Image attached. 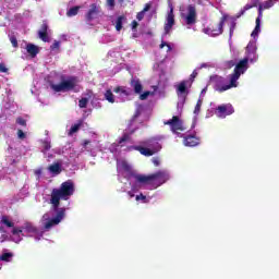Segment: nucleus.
Masks as SVG:
<instances>
[{"mask_svg":"<svg viewBox=\"0 0 279 279\" xmlns=\"http://www.w3.org/2000/svg\"><path fill=\"white\" fill-rule=\"evenodd\" d=\"M73 193H75V183H73V180L64 181L59 189H53L50 194L52 210H58L60 208V199L66 202Z\"/></svg>","mask_w":279,"mask_h":279,"instance_id":"1","label":"nucleus"},{"mask_svg":"<svg viewBox=\"0 0 279 279\" xmlns=\"http://www.w3.org/2000/svg\"><path fill=\"white\" fill-rule=\"evenodd\" d=\"M169 172L167 170H159L153 174H135V180L140 184H149L154 189L162 186L166 182H169Z\"/></svg>","mask_w":279,"mask_h":279,"instance_id":"2","label":"nucleus"},{"mask_svg":"<svg viewBox=\"0 0 279 279\" xmlns=\"http://www.w3.org/2000/svg\"><path fill=\"white\" fill-rule=\"evenodd\" d=\"M230 78V84H226V78L219 75L211 76V83L214 84L215 90L218 93H226V90H230V88H236L239 84L232 83V77Z\"/></svg>","mask_w":279,"mask_h":279,"instance_id":"3","label":"nucleus"},{"mask_svg":"<svg viewBox=\"0 0 279 279\" xmlns=\"http://www.w3.org/2000/svg\"><path fill=\"white\" fill-rule=\"evenodd\" d=\"M77 86V77L71 76L66 81H62L59 84H51L50 88L54 90V93H69V90H73Z\"/></svg>","mask_w":279,"mask_h":279,"instance_id":"4","label":"nucleus"},{"mask_svg":"<svg viewBox=\"0 0 279 279\" xmlns=\"http://www.w3.org/2000/svg\"><path fill=\"white\" fill-rule=\"evenodd\" d=\"M250 62V59L244 58L242 59L234 68L233 73L229 75L232 80V84H239V78L245 71H247V63Z\"/></svg>","mask_w":279,"mask_h":279,"instance_id":"5","label":"nucleus"},{"mask_svg":"<svg viewBox=\"0 0 279 279\" xmlns=\"http://www.w3.org/2000/svg\"><path fill=\"white\" fill-rule=\"evenodd\" d=\"M163 125H169L173 134L180 135V132H184V122L178 116H173L172 119L165 121Z\"/></svg>","mask_w":279,"mask_h":279,"instance_id":"6","label":"nucleus"},{"mask_svg":"<svg viewBox=\"0 0 279 279\" xmlns=\"http://www.w3.org/2000/svg\"><path fill=\"white\" fill-rule=\"evenodd\" d=\"M54 213H57L56 217L49 219L45 223L44 228L46 230H51V228H53V226H58L62 221V219H64V215L66 213V209L64 207H62V208L58 207V209L54 210Z\"/></svg>","mask_w":279,"mask_h":279,"instance_id":"7","label":"nucleus"},{"mask_svg":"<svg viewBox=\"0 0 279 279\" xmlns=\"http://www.w3.org/2000/svg\"><path fill=\"white\" fill-rule=\"evenodd\" d=\"M23 230H24V232H27V234L38 233V228L34 227L32 225V222H25L24 226H22V227L13 228L11 232H12L13 236H19L21 234H22V236H25V234L23 233Z\"/></svg>","mask_w":279,"mask_h":279,"instance_id":"8","label":"nucleus"},{"mask_svg":"<svg viewBox=\"0 0 279 279\" xmlns=\"http://www.w3.org/2000/svg\"><path fill=\"white\" fill-rule=\"evenodd\" d=\"M223 25H226V17H221L219 23L210 24L206 28V34L209 36H221L223 34Z\"/></svg>","mask_w":279,"mask_h":279,"instance_id":"9","label":"nucleus"},{"mask_svg":"<svg viewBox=\"0 0 279 279\" xmlns=\"http://www.w3.org/2000/svg\"><path fill=\"white\" fill-rule=\"evenodd\" d=\"M216 112L218 117L221 119H226V117H230V114H234V107L230 104L220 105L217 107Z\"/></svg>","mask_w":279,"mask_h":279,"instance_id":"10","label":"nucleus"},{"mask_svg":"<svg viewBox=\"0 0 279 279\" xmlns=\"http://www.w3.org/2000/svg\"><path fill=\"white\" fill-rule=\"evenodd\" d=\"M173 25H175V15L173 14V9H171L168 12L167 19H166V24L163 27L165 35L171 33V29H173Z\"/></svg>","mask_w":279,"mask_h":279,"instance_id":"11","label":"nucleus"},{"mask_svg":"<svg viewBox=\"0 0 279 279\" xmlns=\"http://www.w3.org/2000/svg\"><path fill=\"white\" fill-rule=\"evenodd\" d=\"M197 23V10L193 5L187 7V15L185 16L186 25H195Z\"/></svg>","mask_w":279,"mask_h":279,"instance_id":"12","label":"nucleus"},{"mask_svg":"<svg viewBox=\"0 0 279 279\" xmlns=\"http://www.w3.org/2000/svg\"><path fill=\"white\" fill-rule=\"evenodd\" d=\"M199 142V137H197L195 134H187L183 136V145H185V147H197Z\"/></svg>","mask_w":279,"mask_h":279,"instance_id":"13","label":"nucleus"},{"mask_svg":"<svg viewBox=\"0 0 279 279\" xmlns=\"http://www.w3.org/2000/svg\"><path fill=\"white\" fill-rule=\"evenodd\" d=\"M145 147L150 148L155 154H158L162 149V145L158 142L157 137L149 138L143 143Z\"/></svg>","mask_w":279,"mask_h":279,"instance_id":"14","label":"nucleus"},{"mask_svg":"<svg viewBox=\"0 0 279 279\" xmlns=\"http://www.w3.org/2000/svg\"><path fill=\"white\" fill-rule=\"evenodd\" d=\"M99 7L95 3L90 4V9L85 15V19L87 23H90L92 21H95L99 16Z\"/></svg>","mask_w":279,"mask_h":279,"instance_id":"15","label":"nucleus"},{"mask_svg":"<svg viewBox=\"0 0 279 279\" xmlns=\"http://www.w3.org/2000/svg\"><path fill=\"white\" fill-rule=\"evenodd\" d=\"M49 29V25L44 22L38 31V36L43 43H49V34L47 33Z\"/></svg>","mask_w":279,"mask_h":279,"instance_id":"16","label":"nucleus"},{"mask_svg":"<svg viewBox=\"0 0 279 279\" xmlns=\"http://www.w3.org/2000/svg\"><path fill=\"white\" fill-rule=\"evenodd\" d=\"M260 19H263V7L259 5L258 7V16L256 19V25L254 31L252 32L251 36H253V38H255V36H258V33L260 32Z\"/></svg>","mask_w":279,"mask_h":279,"instance_id":"17","label":"nucleus"},{"mask_svg":"<svg viewBox=\"0 0 279 279\" xmlns=\"http://www.w3.org/2000/svg\"><path fill=\"white\" fill-rule=\"evenodd\" d=\"M130 85L133 88L135 95H141V93H143V83H141V80L132 78Z\"/></svg>","mask_w":279,"mask_h":279,"instance_id":"18","label":"nucleus"},{"mask_svg":"<svg viewBox=\"0 0 279 279\" xmlns=\"http://www.w3.org/2000/svg\"><path fill=\"white\" fill-rule=\"evenodd\" d=\"M26 51L31 56V58H36V56L40 53V48H38V46L34 44H27Z\"/></svg>","mask_w":279,"mask_h":279,"instance_id":"19","label":"nucleus"},{"mask_svg":"<svg viewBox=\"0 0 279 279\" xmlns=\"http://www.w3.org/2000/svg\"><path fill=\"white\" fill-rule=\"evenodd\" d=\"M186 84H189V81H182L177 86V95L180 97L182 95H189V89L186 88Z\"/></svg>","mask_w":279,"mask_h":279,"instance_id":"20","label":"nucleus"},{"mask_svg":"<svg viewBox=\"0 0 279 279\" xmlns=\"http://www.w3.org/2000/svg\"><path fill=\"white\" fill-rule=\"evenodd\" d=\"M134 149H136V151H140V154H142V156H154V154H156L149 147L134 146Z\"/></svg>","mask_w":279,"mask_h":279,"instance_id":"21","label":"nucleus"},{"mask_svg":"<svg viewBox=\"0 0 279 279\" xmlns=\"http://www.w3.org/2000/svg\"><path fill=\"white\" fill-rule=\"evenodd\" d=\"M50 173H54L56 175H59V173H62V166L60 163H53L49 166Z\"/></svg>","mask_w":279,"mask_h":279,"instance_id":"22","label":"nucleus"},{"mask_svg":"<svg viewBox=\"0 0 279 279\" xmlns=\"http://www.w3.org/2000/svg\"><path fill=\"white\" fill-rule=\"evenodd\" d=\"M123 21H125V16H123V15L118 16V19L116 21L117 32H121V29H123Z\"/></svg>","mask_w":279,"mask_h":279,"instance_id":"23","label":"nucleus"},{"mask_svg":"<svg viewBox=\"0 0 279 279\" xmlns=\"http://www.w3.org/2000/svg\"><path fill=\"white\" fill-rule=\"evenodd\" d=\"M1 223H2V226H5L7 228H14V223L12 222V220H10V217H8V216L1 217Z\"/></svg>","mask_w":279,"mask_h":279,"instance_id":"24","label":"nucleus"},{"mask_svg":"<svg viewBox=\"0 0 279 279\" xmlns=\"http://www.w3.org/2000/svg\"><path fill=\"white\" fill-rule=\"evenodd\" d=\"M12 258H14L13 253H2V255L0 256V260H2L3 263H10Z\"/></svg>","mask_w":279,"mask_h":279,"instance_id":"25","label":"nucleus"},{"mask_svg":"<svg viewBox=\"0 0 279 279\" xmlns=\"http://www.w3.org/2000/svg\"><path fill=\"white\" fill-rule=\"evenodd\" d=\"M105 99L109 101V104H114V94H112L111 89H107L105 93Z\"/></svg>","mask_w":279,"mask_h":279,"instance_id":"26","label":"nucleus"},{"mask_svg":"<svg viewBox=\"0 0 279 279\" xmlns=\"http://www.w3.org/2000/svg\"><path fill=\"white\" fill-rule=\"evenodd\" d=\"M80 12V7H72L70 8V10L66 12V16L71 17V16H77Z\"/></svg>","mask_w":279,"mask_h":279,"instance_id":"27","label":"nucleus"},{"mask_svg":"<svg viewBox=\"0 0 279 279\" xmlns=\"http://www.w3.org/2000/svg\"><path fill=\"white\" fill-rule=\"evenodd\" d=\"M80 128H82V124H80V123L72 125L69 131V136H73V134H75V132L80 131Z\"/></svg>","mask_w":279,"mask_h":279,"instance_id":"28","label":"nucleus"},{"mask_svg":"<svg viewBox=\"0 0 279 279\" xmlns=\"http://www.w3.org/2000/svg\"><path fill=\"white\" fill-rule=\"evenodd\" d=\"M260 7H262V16H263V11L269 10V8H274V2L268 0V1L264 2L263 4H260Z\"/></svg>","mask_w":279,"mask_h":279,"instance_id":"29","label":"nucleus"},{"mask_svg":"<svg viewBox=\"0 0 279 279\" xmlns=\"http://www.w3.org/2000/svg\"><path fill=\"white\" fill-rule=\"evenodd\" d=\"M202 104H204L202 99H198L194 108V114H199V112L202 111Z\"/></svg>","mask_w":279,"mask_h":279,"instance_id":"30","label":"nucleus"},{"mask_svg":"<svg viewBox=\"0 0 279 279\" xmlns=\"http://www.w3.org/2000/svg\"><path fill=\"white\" fill-rule=\"evenodd\" d=\"M136 202H143V204H149V199H147V196L140 194L135 197Z\"/></svg>","mask_w":279,"mask_h":279,"instance_id":"31","label":"nucleus"},{"mask_svg":"<svg viewBox=\"0 0 279 279\" xmlns=\"http://www.w3.org/2000/svg\"><path fill=\"white\" fill-rule=\"evenodd\" d=\"M88 106V98H81L78 100V108H86Z\"/></svg>","mask_w":279,"mask_h":279,"instance_id":"32","label":"nucleus"},{"mask_svg":"<svg viewBox=\"0 0 279 279\" xmlns=\"http://www.w3.org/2000/svg\"><path fill=\"white\" fill-rule=\"evenodd\" d=\"M17 125H22V128H27V121L21 117L16 119Z\"/></svg>","mask_w":279,"mask_h":279,"instance_id":"33","label":"nucleus"},{"mask_svg":"<svg viewBox=\"0 0 279 279\" xmlns=\"http://www.w3.org/2000/svg\"><path fill=\"white\" fill-rule=\"evenodd\" d=\"M130 134L124 133L122 137L119 140V145H122V143H126V141H130Z\"/></svg>","mask_w":279,"mask_h":279,"instance_id":"34","label":"nucleus"},{"mask_svg":"<svg viewBox=\"0 0 279 279\" xmlns=\"http://www.w3.org/2000/svg\"><path fill=\"white\" fill-rule=\"evenodd\" d=\"M10 41L12 47H14L15 49L19 47V40L16 39V36H11Z\"/></svg>","mask_w":279,"mask_h":279,"instance_id":"35","label":"nucleus"},{"mask_svg":"<svg viewBox=\"0 0 279 279\" xmlns=\"http://www.w3.org/2000/svg\"><path fill=\"white\" fill-rule=\"evenodd\" d=\"M43 147L45 151H49V149H51V142L49 141H44L43 142Z\"/></svg>","mask_w":279,"mask_h":279,"instance_id":"36","label":"nucleus"},{"mask_svg":"<svg viewBox=\"0 0 279 279\" xmlns=\"http://www.w3.org/2000/svg\"><path fill=\"white\" fill-rule=\"evenodd\" d=\"M113 93H122V95H129L128 90H125L123 87L118 86L113 89Z\"/></svg>","mask_w":279,"mask_h":279,"instance_id":"37","label":"nucleus"},{"mask_svg":"<svg viewBox=\"0 0 279 279\" xmlns=\"http://www.w3.org/2000/svg\"><path fill=\"white\" fill-rule=\"evenodd\" d=\"M149 95H151V92H149V90L144 92L143 94H141L140 95L141 101H145V99H147V97H149Z\"/></svg>","mask_w":279,"mask_h":279,"instance_id":"38","label":"nucleus"},{"mask_svg":"<svg viewBox=\"0 0 279 279\" xmlns=\"http://www.w3.org/2000/svg\"><path fill=\"white\" fill-rule=\"evenodd\" d=\"M165 47H168V51H171V45L167 44V41H161L159 49H165Z\"/></svg>","mask_w":279,"mask_h":279,"instance_id":"39","label":"nucleus"},{"mask_svg":"<svg viewBox=\"0 0 279 279\" xmlns=\"http://www.w3.org/2000/svg\"><path fill=\"white\" fill-rule=\"evenodd\" d=\"M17 137L23 141L25 140L26 135H25V132H23V130L19 129L17 130Z\"/></svg>","mask_w":279,"mask_h":279,"instance_id":"40","label":"nucleus"},{"mask_svg":"<svg viewBox=\"0 0 279 279\" xmlns=\"http://www.w3.org/2000/svg\"><path fill=\"white\" fill-rule=\"evenodd\" d=\"M137 21H143L145 19V11H141L136 14Z\"/></svg>","mask_w":279,"mask_h":279,"instance_id":"41","label":"nucleus"},{"mask_svg":"<svg viewBox=\"0 0 279 279\" xmlns=\"http://www.w3.org/2000/svg\"><path fill=\"white\" fill-rule=\"evenodd\" d=\"M234 29H236V23L233 22L230 26V38H232V34H234Z\"/></svg>","mask_w":279,"mask_h":279,"instance_id":"42","label":"nucleus"},{"mask_svg":"<svg viewBox=\"0 0 279 279\" xmlns=\"http://www.w3.org/2000/svg\"><path fill=\"white\" fill-rule=\"evenodd\" d=\"M141 117V109H136L135 113L132 117V121H136Z\"/></svg>","mask_w":279,"mask_h":279,"instance_id":"43","label":"nucleus"},{"mask_svg":"<svg viewBox=\"0 0 279 279\" xmlns=\"http://www.w3.org/2000/svg\"><path fill=\"white\" fill-rule=\"evenodd\" d=\"M50 49L53 51L54 49H60V41H54L51 46Z\"/></svg>","mask_w":279,"mask_h":279,"instance_id":"44","label":"nucleus"},{"mask_svg":"<svg viewBox=\"0 0 279 279\" xmlns=\"http://www.w3.org/2000/svg\"><path fill=\"white\" fill-rule=\"evenodd\" d=\"M0 73H8V68L4 63H0Z\"/></svg>","mask_w":279,"mask_h":279,"instance_id":"45","label":"nucleus"},{"mask_svg":"<svg viewBox=\"0 0 279 279\" xmlns=\"http://www.w3.org/2000/svg\"><path fill=\"white\" fill-rule=\"evenodd\" d=\"M153 165H154L155 167H160V159H158V157H154V158H153Z\"/></svg>","mask_w":279,"mask_h":279,"instance_id":"46","label":"nucleus"},{"mask_svg":"<svg viewBox=\"0 0 279 279\" xmlns=\"http://www.w3.org/2000/svg\"><path fill=\"white\" fill-rule=\"evenodd\" d=\"M149 10H151V4L150 3H146L144 9L142 10V12H144V14H145V12H149Z\"/></svg>","mask_w":279,"mask_h":279,"instance_id":"47","label":"nucleus"},{"mask_svg":"<svg viewBox=\"0 0 279 279\" xmlns=\"http://www.w3.org/2000/svg\"><path fill=\"white\" fill-rule=\"evenodd\" d=\"M252 8H254V5H252V4H245L242 10H244V12H247V10H252Z\"/></svg>","mask_w":279,"mask_h":279,"instance_id":"48","label":"nucleus"},{"mask_svg":"<svg viewBox=\"0 0 279 279\" xmlns=\"http://www.w3.org/2000/svg\"><path fill=\"white\" fill-rule=\"evenodd\" d=\"M124 171H132V168L128 163H123Z\"/></svg>","mask_w":279,"mask_h":279,"instance_id":"49","label":"nucleus"},{"mask_svg":"<svg viewBox=\"0 0 279 279\" xmlns=\"http://www.w3.org/2000/svg\"><path fill=\"white\" fill-rule=\"evenodd\" d=\"M109 8H114V0H107Z\"/></svg>","mask_w":279,"mask_h":279,"instance_id":"50","label":"nucleus"},{"mask_svg":"<svg viewBox=\"0 0 279 279\" xmlns=\"http://www.w3.org/2000/svg\"><path fill=\"white\" fill-rule=\"evenodd\" d=\"M195 77H197V71H194L191 76L190 80L193 82V80H195Z\"/></svg>","mask_w":279,"mask_h":279,"instance_id":"51","label":"nucleus"},{"mask_svg":"<svg viewBox=\"0 0 279 279\" xmlns=\"http://www.w3.org/2000/svg\"><path fill=\"white\" fill-rule=\"evenodd\" d=\"M243 14H245V10H241L238 14H236V19H241V16H243Z\"/></svg>","mask_w":279,"mask_h":279,"instance_id":"52","label":"nucleus"},{"mask_svg":"<svg viewBox=\"0 0 279 279\" xmlns=\"http://www.w3.org/2000/svg\"><path fill=\"white\" fill-rule=\"evenodd\" d=\"M136 27H138V22L133 21L132 22V29H136Z\"/></svg>","mask_w":279,"mask_h":279,"instance_id":"53","label":"nucleus"},{"mask_svg":"<svg viewBox=\"0 0 279 279\" xmlns=\"http://www.w3.org/2000/svg\"><path fill=\"white\" fill-rule=\"evenodd\" d=\"M228 64H229V68L231 69V66H234L236 63H234V61H229Z\"/></svg>","mask_w":279,"mask_h":279,"instance_id":"54","label":"nucleus"},{"mask_svg":"<svg viewBox=\"0 0 279 279\" xmlns=\"http://www.w3.org/2000/svg\"><path fill=\"white\" fill-rule=\"evenodd\" d=\"M90 142L89 141H85L84 142V145H88Z\"/></svg>","mask_w":279,"mask_h":279,"instance_id":"55","label":"nucleus"}]
</instances>
